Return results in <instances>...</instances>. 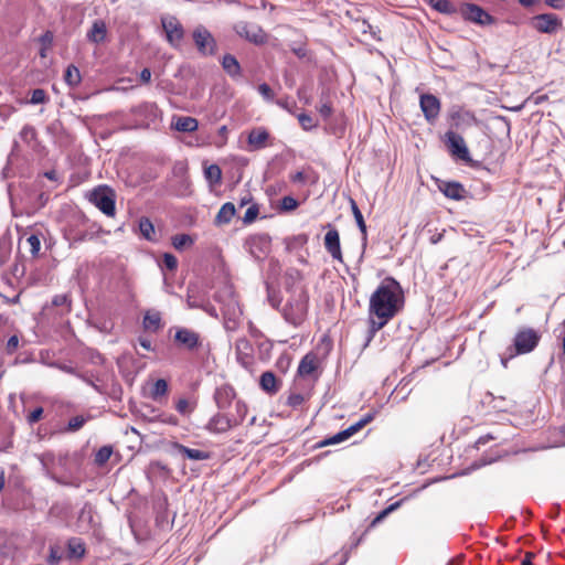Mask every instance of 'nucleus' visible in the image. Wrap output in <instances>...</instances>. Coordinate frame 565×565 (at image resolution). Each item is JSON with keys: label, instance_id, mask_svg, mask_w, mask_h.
<instances>
[{"label": "nucleus", "instance_id": "obj_1", "mask_svg": "<svg viewBox=\"0 0 565 565\" xmlns=\"http://www.w3.org/2000/svg\"><path fill=\"white\" fill-rule=\"evenodd\" d=\"M404 306V291L397 280L386 277L370 297L369 324L374 335L384 328Z\"/></svg>", "mask_w": 565, "mask_h": 565}, {"label": "nucleus", "instance_id": "obj_2", "mask_svg": "<svg viewBox=\"0 0 565 565\" xmlns=\"http://www.w3.org/2000/svg\"><path fill=\"white\" fill-rule=\"evenodd\" d=\"M541 334L533 328H521L514 335L513 343L507 348V351L500 355L503 367L516 355L532 352L539 344Z\"/></svg>", "mask_w": 565, "mask_h": 565}, {"label": "nucleus", "instance_id": "obj_3", "mask_svg": "<svg viewBox=\"0 0 565 565\" xmlns=\"http://www.w3.org/2000/svg\"><path fill=\"white\" fill-rule=\"evenodd\" d=\"M308 294L301 288H295L284 306L281 313L286 322L294 327L300 326L307 317L308 312Z\"/></svg>", "mask_w": 565, "mask_h": 565}, {"label": "nucleus", "instance_id": "obj_4", "mask_svg": "<svg viewBox=\"0 0 565 565\" xmlns=\"http://www.w3.org/2000/svg\"><path fill=\"white\" fill-rule=\"evenodd\" d=\"M215 300L223 305L222 312L227 320L226 328H234L236 318L242 313V310L232 288L225 287L223 290L217 291L215 294Z\"/></svg>", "mask_w": 565, "mask_h": 565}, {"label": "nucleus", "instance_id": "obj_5", "mask_svg": "<svg viewBox=\"0 0 565 565\" xmlns=\"http://www.w3.org/2000/svg\"><path fill=\"white\" fill-rule=\"evenodd\" d=\"M192 39L202 56H214L217 52V42L213 34L202 24L194 28Z\"/></svg>", "mask_w": 565, "mask_h": 565}, {"label": "nucleus", "instance_id": "obj_6", "mask_svg": "<svg viewBox=\"0 0 565 565\" xmlns=\"http://www.w3.org/2000/svg\"><path fill=\"white\" fill-rule=\"evenodd\" d=\"M234 31L238 36L255 45H262L267 42L268 36L266 32L256 23L238 21L234 24Z\"/></svg>", "mask_w": 565, "mask_h": 565}, {"label": "nucleus", "instance_id": "obj_7", "mask_svg": "<svg viewBox=\"0 0 565 565\" xmlns=\"http://www.w3.org/2000/svg\"><path fill=\"white\" fill-rule=\"evenodd\" d=\"M90 202L107 216H114L116 213L115 194L108 186L95 189L90 194Z\"/></svg>", "mask_w": 565, "mask_h": 565}, {"label": "nucleus", "instance_id": "obj_8", "mask_svg": "<svg viewBox=\"0 0 565 565\" xmlns=\"http://www.w3.org/2000/svg\"><path fill=\"white\" fill-rule=\"evenodd\" d=\"M173 341L179 348L190 352L196 351L202 347L200 333L185 327L175 328Z\"/></svg>", "mask_w": 565, "mask_h": 565}, {"label": "nucleus", "instance_id": "obj_9", "mask_svg": "<svg viewBox=\"0 0 565 565\" xmlns=\"http://www.w3.org/2000/svg\"><path fill=\"white\" fill-rule=\"evenodd\" d=\"M158 107L154 103L145 102L134 108H131V114L137 119L136 127L148 128L151 124L156 122L158 119Z\"/></svg>", "mask_w": 565, "mask_h": 565}, {"label": "nucleus", "instance_id": "obj_10", "mask_svg": "<svg viewBox=\"0 0 565 565\" xmlns=\"http://www.w3.org/2000/svg\"><path fill=\"white\" fill-rule=\"evenodd\" d=\"M531 26L537 32L553 34L562 28V20L554 13H542L531 19Z\"/></svg>", "mask_w": 565, "mask_h": 565}, {"label": "nucleus", "instance_id": "obj_11", "mask_svg": "<svg viewBox=\"0 0 565 565\" xmlns=\"http://www.w3.org/2000/svg\"><path fill=\"white\" fill-rule=\"evenodd\" d=\"M162 28L166 32L168 42L173 47H179L184 36V29L179 20L173 15H167L161 19Z\"/></svg>", "mask_w": 565, "mask_h": 565}, {"label": "nucleus", "instance_id": "obj_12", "mask_svg": "<svg viewBox=\"0 0 565 565\" xmlns=\"http://www.w3.org/2000/svg\"><path fill=\"white\" fill-rule=\"evenodd\" d=\"M445 138L447 148L451 156L457 157L458 159L463 161L470 160L469 150L467 148L465 139L460 135L449 130L446 132Z\"/></svg>", "mask_w": 565, "mask_h": 565}, {"label": "nucleus", "instance_id": "obj_13", "mask_svg": "<svg viewBox=\"0 0 565 565\" xmlns=\"http://www.w3.org/2000/svg\"><path fill=\"white\" fill-rule=\"evenodd\" d=\"M419 106L425 119L429 124H434L439 117L441 108L440 100L433 94H422L419 98Z\"/></svg>", "mask_w": 565, "mask_h": 565}, {"label": "nucleus", "instance_id": "obj_14", "mask_svg": "<svg viewBox=\"0 0 565 565\" xmlns=\"http://www.w3.org/2000/svg\"><path fill=\"white\" fill-rule=\"evenodd\" d=\"M237 419H230L225 417V412L220 411L210 418L205 425V429L211 434H224L230 429L237 427Z\"/></svg>", "mask_w": 565, "mask_h": 565}, {"label": "nucleus", "instance_id": "obj_15", "mask_svg": "<svg viewBox=\"0 0 565 565\" xmlns=\"http://www.w3.org/2000/svg\"><path fill=\"white\" fill-rule=\"evenodd\" d=\"M462 17L470 21L475 22L480 25H487L492 23V17L486 12L481 7L473 4V3H467L461 9Z\"/></svg>", "mask_w": 565, "mask_h": 565}, {"label": "nucleus", "instance_id": "obj_16", "mask_svg": "<svg viewBox=\"0 0 565 565\" xmlns=\"http://www.w3.org/2000/svg\"><path fill=\"white\" fill-rule=\"evenodd\" d=\"M248 246L256 259H264L270 252V237L265 234L253 236L248 241Z\"/></svg>", "mask_w": 565, "mask_h": 565}, {"label": "nucleus", "instance_id": "obj_17", "mask_svg": "<svg viewBox=\"0 0 565 565\" xmlns=\"http://www.w3.org/2000/svg\"><path fill=\"white\" fill-rule=\"evenodd\" d=\"M324 247L333 259L342 262L340 235L337 228L331 227L324 235Z\"/></svg>", "mask_w": 565, "mask_h": 565}, {"label": "nucleus", "instance_id": "obj_18", "mask_svg": "<svg viewBox=\"0 0 565 565\" xmlns=\"http://www.w3.org/2000/svg\"><path fill=\"white\" fill-rule=\"evenodd\" d=\"M236 394L231 385H222L215 390L214 401L220 411H225L230 407Z\"/></svg>", "mask_w": 565, "mask_h": 565}, {"label": "nucleus", "instance_id": "obj_19", "mask_svg": "<svg viewBox=\"0 0 565 565\" xmlns=\"http://www.w3.org/2000/svg\"><path fill=\"white\" fill-rule=\"evenodd\" d=\"M438 188L445 196L457 201L465 199L467 193L463 185L455 181H444Z\"/></svg>", "mask_w": 565, "mask_h": 565}, {"label": "nucleus", "instance_id": "obj_20", "mask_svg": "<svg viewBox=\"0 0 565 565\" xmlns=\"http://www.w3.org/2000/svg\"><path fill=\"white\" fill-rule=\"evenodd\" d=\"M171 127L181 132H193L198 130L199 121L190 116H173Z\"/></svg>", "mask_w": 565, "mask_h": 565}, {"label": "nucleus", "instance_id": "obj_21", "mask_svg": "<svg viewBox=\"0 0 565 565\" xmlns=\"http://www.w3.org/2000/svg\"><path fill=\"white\" fill-rule=\"evenodd\" d=\"M318 365H319V359H318L317 354L310 352V353H307L301 359V361L298 365L297 372L300 376H310L317 371Z\"/></svg>", "mask_w": 565, "mask_h": 565}, {"label": "nucleus", "instance_id": "obj_22", "mask_svg": "<svg viewBox=\"0 0 565 565\" xmlns=\"http://www.w3.org/2000/svg\"><path fill=\"white\" fill-rule=\"evenodd\" d=\"M269 138V134L264 128L253 129L247 138L250 150H259L266 147V142Z\"/></svg>", "mask_w": 565, "mask_h": 565}, {"label": "nucleus", "instance_id": "obj_23", "mask_svg": "<svg viewBox=\"0 0 565 565\" xmlns=\"http://www.w3.org/2000/svg\"><path fill=\"white\" fill-rule=\"evenodd\" d=\"M107 26L103 20H95L90 30L87 32L86 38L89 42L99 44L106 40Z\"/></svg>", "mask_w": 565, "mask_h": 565}, {"label": "nucleus", "instance_id": "obj_24", "mask_svg": "<svg viewBox=\"0 0 565 565\" xmlns=\"http://www.w3.org/2000/svg\"><path fill=\"white\" fill-rule=\"evenodd\" d=\"M222 67L225 73L233 79L242 76V67L237 58L232 54H225L221 61Z\"/></svg>", "mask_w": 565, "mask_h": 565}, {"label": "nucleus", "instance_id": "obj_25", "mask_svg": "<svg viewBox=\"0 0 565 565\" xmlns=\"http://www.w3.org/2000/svg\"><path fill=\"white\" fill-rule=\"evenodd\" d=\"M259 385L270 395L276 394L280 388V382L271 371H266L260 375Z\"/></svg>", "mask_w": 565, "mask_h": 565}, {"label": "nucleus", "instance_id": "obj_26", "mask_svg": "<svg viewBox=\"0 0 565 565\" xmlns=\"http://www.w3.org/2000/svg\"><path fill=\"white\" fill-rule=\"evenodd\" d=\"M78 527L82 531H89L95 526L94 511L90 504L85 503L78 515Z\"/></svg>", "mask_w": 565, "mask_h": 565}, {"label": "nucleus", "instance_id": "obj_27", "mask_svg": "<svg viewBox=\"0 0 565 565\" xmlns=\"http://www.w3.org/2000/svg\"><path fill=\"white\" fill-rule=\"evenodd\" d=\"M173 448L182 456L186 457L191 460H206L210 458V454L207 451H203L200 449L189 448L182 444L175 443Z\"/></svg>", "mask_w": 565, "mask_h": 565}, {"label": "nucleus", "instance_id": "obj_28", "mask_svg": "<svg viewBox=\"0 0 565 565\" xmlns=\"http://www.w3.org/2000/svg\"><path fill=\"white\" fill-rule=\"evenodd\" d=\"M138 231L142 238L148 242H157L156 230L150 218L142 216L138 221Z\"/></svg>", "mask_w": 565, "mask_h": 565}, {"label": "nucleus", "instance_id": "obj_29", "mask_svg": "<svg viewBox=\"0 0 565 565\" xmlns=\"http://www.w3.org/2000/svg\"><path fill=\"white\" fill-rule=\"evenodd\" d=\"M235 206L231 202L224 203L215 216V224L223 225L228 224L235 215Z\"/></svg>", "mask_w": 565, "mask_h": 565}, {"label": "nucleus", "instance_id": "obj_30", "mask_svg": "<svg viewBox=\"0 0 565 565\" xmlns=\"http://www.w3.org/2000/svg\"><path fill=\"white\" fill-rule=\"evenodd\" d=\"M143 328L153 332L161 328V315L159 311H147L143 321Z\"/></svg>", "mask_w": 565, "mask_h": 565}, {"label": "nucleus", "instance_id": "obj_31", "mask_svg": "<svg viewBox=\"0 0 565 565\" xmlns=\"http://www.w3.org/2000/svg\"><path fill=\"white\" fill-rule=\"evenodd\" d=\"M85 544L78 537H72L67 542V552L70 557L81 558L85 555Z\"/></svg>", "mask_w": 565, "mask_h": 565}, {"label": "nucleus", "instance_id": "obj_32", "mask_svg": "<svg viewBox=\"0 0 565 565\" xmlns=\"http://www.w3.org/2000/svg\"><path fill=\"white\" fill-rule=\"evenodd\" d=\"M351 210L354 215L356 225L362 233L363 245H366V241H367L366 225H365L363 215L354 200H351Z\"/></svg>", "mask_w": 565, "mask_h": 565}, {"label": "nucleus", "instance_id": "obj_33", "mask_svg": "<svg viewBox=\"0 0 565 565\" xmlns=\"http://www.w3.org/2000/svg\"><path fill=\"white\" fill-rule=\"evenodd\" d=\"M204 177L211 185L220 184L222 180V170L217 164H210L204 168Z\"/></svg>", "mask_w": 565, "mask_h": 565}, {"label": "nucleus", "instance_id": "obj_34", "mask_svg": "<svg viewBox=\"0 0 565 565\" xmlns=\"http://www.w3.org/2000/svg\"><path fill=\"white\" fill-rule=\"evenodd\" d=\"M428 4L444 14H455L457 12L456 7L449 0H428Z\"/></svg>", "mask_w": 565, "mask_h": 565}, {"label": "nucleus", "instance_id": "obj_35", "mask_svg": "<svg viewBox=\"0 0 565 565\" xmlns=\"http://www.w3.org/2000/svg\"><path fill=\"white\" fill-rule=\"evenodd\" d=\"M248 408L247 405L243 401H236L235 403V412L234 413H225V417L230 419H237V426H239L246 418Z\"/></svg>", "mask_w": 565, "mask_h": 565}, {"label": "nucleus", "instance_id": "obj_36", "mask_svg": "<svg viewBox=\"0 0 565 565\" xmlns=\"http://www.w3.org/2000/svg\"><path fill=\"white\" fill-rule=\"evenodd\" d=\"M168 393V382L163 379L157 380L151 388L150 397L153 401H159L161 397L166 396Z\"/></svg>", "mask_w": 565, "mask_h": 565}, {"label": "nucleus", "instance_id": "obj_37", "mask_svg": "<svg viewBox=\"0 0 565 565\" xmlns=\"http://www.w3.org/2000/svg\"><path fill=\"white\" fill-rule=\"evenodd\" d=\"M350 437H351V435L348 431V429L345 428V429L334 434L333 436L321 440L318 446L324 447V446H330V445H337V444L348 440Z\"/></svg>", "mask_w": 565, "mask_h": 565}, {"label": "nucleus", "instance_id": "obj_38", "mask_svg": "<svg viewBox=\"0 0 565 565\" xmlns=\"http://www.w3.org/2000/svg\"><path fill=\"white\" fill-rule=\"evenodd\" d=\"M65 82L72 86L75 87L81 83V73L79 70L74 66L70 65L67 66L65 74H64Z\"/></svg>", "mask_w": 565, "mask_h": 565}, {"label": "nucleus", "instance_id": "obj_39", "mask_svg": "<svg viewBox=\"0 0 565 565\" xmlns=\"http://www.w3.org/2000/svg\"><path fill=\"white\" fill-rule=\"evenodd\" d=\"M113 455L111 446H103L95 454L94 461L97 466H104Z\"/></svg>", "mask_w": 565, "mask_h": 565}, {"label": "nucleus", "instance_id": "obj_40", "mask_svg": "<svg viewBox=\"0 0 565 565\" xmlns=\"http://www.w3.org/2000/svg\"><path fill=\"white\" fill-rule=\"evenodd\" d=\"M195 408V404L186 398H179L175 403V409L182 416H189Z\"/></svg>", "mask_w": 565, "mask_h": 565}, {"label": "nucleus", "instance_id": "obj_41", "mask_svg": "<svg viewBox=\"0 0 565 565\" xmlns=\"http://www.w3.org/2000/svg\"><path fill=\"white\" fill-rule=\"evenodd\" d=\"M193 244V239L189 234H178L172 237V245L175 249L181 250L185 246Z\"/></svg>", "mask_w": 565, "mask_h": 565}, {"label": "nucleus", "instance_id": "obj_42", "mask_svg": "<svg viewBox=\"0 0 565 565\" xmlns=\"http://www.w3.org/2000/svg\"><path fill=\"white\" fill-rule=\"evenodd\" d=\"M88 418L89 417H86L84 415H77V416L72 417L68 420L66 430L67 431H77V430H79L85 425V423L88 420Z\"/></svg>", "mask_w": 565, "mask_h": 565}, {"label": "nucleus", "instance_id": "obj_43", "mask_svg": "<svg viewBox=\"0 0 565 565\" xmlns=\"http://www.w3.org/2000/svg\"><path fill=\"white\" fill-rule=\"evenodd\" d=\"M372 420H373V415L366 414L359 422L349 426L347 429L352 437L354 434H356L360 429H362L365 425H367Z\"/></svg>", "mask_w": 565, "mask_h": 565}, {"label": "nucleus", "instance_id": "obj_44", "mask_svg": "<svg viewBox=\"0 0 565 565\" xmlns=\"http://www.w3.org/2000/svg\"><path fill=\"white\" fill-rule=\"evenodd\" d=\"M30 104L38 105L47 102V94L42 88H35L31 92Z\"/></svg>", "mask_w": 565, "mask_h": 565}, {"label": "nucleus", "instance_id": "obj_45", "mask_svg": "<svg viewBox=\"0 0 565 565\" xmlns=\"http://www.w3.org/2000/svg\"><path fill=\"white\" fill-rule=\"evenodd\" d=\"M20 137L24 142L31 143L36 139V130L34 127L25 125L20 131Z\"/></svg>", "mask_w": 565, "mask_h": 565}, {"label": "nucleus", "instance_id": "obj_46", "mask_svg": "<svg viewBox=\"0 0 565 565\" xmlns=\"http://www.w3.org/2000/svg\"><path fill=\"white\" fill-rule=\"evenodd\" d=\"M504 401L503 397L495 398L491 393H487L483 398V403L491 405V407L497 411H503L505 408L503 405Z\"/></svg>", "mask_w": 565, "mask_h": 565}, {"label": "nucleus", "instance_id": "obj_47", "mask_svg": "<svg viewBox=\"0 0 565 565\" xmlns=\"http://www.w3.org/2000/svg\"><path fill=\"white\" fill-rule=\"evenodd\" d=\"M299 203L298 201L290 196H284L280 202V211L281 212H291L298 207Z\"/></svg>", "mask_w": 565, "mask_h": 565}, {"label": "nucleus", "instance_id": "obj_48", "mask_svg": "<svg viewBox=\"0 0 565 565\" xmlns=\"http://www.w3.org/2000/svg\"><path fill=\"white\" fill-rule=\"evenodd\" d=\"M52 305L55 307H63L65 312L71 311V300L67 295H56L52 299Z\"/></svg>", "mask_w": 565, "mask_h": 565}, {"label": "nucleus", "instance_id": "obj_49", "mask_svg": "<svg viewBox=\"0 0 565 565\" xmlns=\"http://www.w3.org/2000/svg\"><path fill=\"white\" fill-rule=\"evenodd\" d=\"M162 265L170 271H173L178 267V259L174 255L170 253H164L162 256Z\"/></svg>", "mask_w": 565, "mask_h": 565}, {"label": "nucleus", "instance_id": "obj_50", "mask_svg": "<svg viewBox=\"0 0 565 565\" xmlns=\"http://www.w3.org/2000/svg\"><path fill=\"white\" fill-rule=\"evenodd\" d=\"M26 243L30 247V253L33 255V256H36L40 252V248H41V241L39 238L38 235L35 234H32L30 235L28 238H26Z\"/></svg>", "mask_w": 565, "mask_h": 565}, {"label": "nucleus", "instance_id": "obj_51", "mask_svg": "<svg viewBox=\"0 0 565 565\" xmlns=\"http://www.w3.org/2000/svg\"><path fill=\"white\" fill-rule=\"evenodd\" d=\"M61 559H62V553L60 551V547L51 546L50 554L47 556V564L49 565H58Z\"/></svg>", "mask_w": 565, "mask_h": 565}, {"label": "nucleus", "instance_id": "obj_52", "mask_svg": "<svg viewBox=\"0 0 565 565\" xmlns=\"http://www.w3.org/2000/svg\"><path fill=\"white\" fill-rule=\"evenodd\" d=\"M306 401V397L301 393H290L287 398V404L294 408L299 407Z\"/></svg>", "mask_w": 565, "mask_h": 565}, {"label": "nucleus", "instance_id": "obj_53", "mask_svg": "<svg viewBox=\"0 0 565 565\" xmlns=\"http://www.w3.org/2000/svg\"><path fill=\"white\" fill-rule=\"evenodd\" d=\"M298 120L305 130H311L316 127V122L313 121L312 117L307 114L298 115Z\"/></svg>", "mask_w": 565, "mask_h": 565}, {"label": "nucleus", "instance_id": "obj_54", "mask_svg": "<svg viewBox=\"0 0 565 565\" xmlns=\"http://www.w3.org/2000/svg\"><path fill=\"white\" fill-rule=\"evenodd\" d=\"M276 104L290 114H294V109L297 106L296 102L288 97L278 99Z\"/></svg>", "mask_w": 565, "mask_h": 565}, {"label": "nucleus", "instance_id": "obj_55", "mask_svg": "<svg viewBox=\"0 0 565 565\" xmlns=\"http://www.w3.org/2000/svg\"><path fill=\"white\" fill-rule=\"evenodd\" d=\"M258 212L259 211H258L257 205L254 204V205L249 206L245 212V215L243 218L244 223L249 224V223L254 222L258 215Z\"/></svg>", "mask_w": 565, "mask_h": 565}, {"label": "nucleus", "instance_id": "obj_56", "mask_svg": "<svg viewBox=\"0 0 565 565\" xmlns=\"http://www.w3.org/2000/svg\"><path fill=\"white\" fill-rule=\"evenodd\" d=\"M258 93L264 97V99L270 102L274 99V93L270 86L266 83L258 85Z\"/></svg>", "mask_w": 565, "mask_h": 565}, {"label": "nucleus", "instance_id": "obj_57", "mask_svg": "<svg viewBox=\"0 0 565 565\" xmlns=\"http://www.w3.org/2000/svg\"><path fill=\"white\" fill-rule=\"evenodd\" d=\"M42 415H43V408L42 407H36L34 408L26 417L28 419V423L30 425H33L35 424L36 422H39L41 418H42Z\"/></svg>", "mask_w": 565, "mask_h": 565}, {"label": "nucleus", "instance_id": "obj_58", "mask_svg": "<svg viewBox=\"0 0 565 565\" xmlns=\"http://www.w3.org/2000/svg\"><path fill=\"white\" fill-rule=\"evenodd\" d=\"M398 503L391 504L388 508L384 509L370 524L371 527L375 526L380 523L390 512H392Z\"/></svg>", "mask_w": 565, "mask_h": 565}, {"label": "nucleus", "instance_id": "obj_59", "mask_svg": "<svg viewBox=\"0 0 565 565\" xmlns=\"http://www.w3.org/2000/svg\"><path fill=\"white\" fill-rule=\"evenodd\" d=\"M398 503L391 504L388 508L384 509L370 524L371 527L375 526L380 523L390 512H392Z\"/></svg>", "mask_w": 565, "mask_h": 565}, {"label": "nucleus", "instance_id": "obj_60", "mask_svg": "<svg viewBox=\"0 0 565 565\" xmlns=\"http://www.w3.org/2000/svg\"><path fill=\"white\" fill-rule=\"evenodd\" d=\"M398 503L391 504L388 508L384 509L370 524L371 527L375 526L380 523L390 512H392Z\"/></svg>", "mask_w": 565, "mask_h": 565}, {"label": "nucleus", "instance_id": "obj_61", "mask_svg": "<svg viewBox=\"0 0 565 565\" xmlns=\"http://www.w3.org/2000/svg\"><path fill=\"white\" fill-rule=\"evenodd\" d=\"M318 110L320 115L327 119L332 115L333 108L330 103L326 102L319 106Z\"/></svg>", "mask_w": 565, "mask_h": 565}, {"label": "nucleus", "instance_id": "obj_62", "mask_svg": "<svg viewBox=\"0 0 565 565\" xmlns=\"http://www.w3.org/2000/svg\"><path fill=\"white\" fill-rule=\"evenodd\" d=\"M18 347H19V338L17 335H11L7 342L8 352L9 353L14 352Z\"/></svg>", "mask_w": 565, "mask_h": 565}, {"label": "nucleus", "instance_id": "obj_63", "mask_svg": "<svg viewBox=\"0 0 565 565\" xmlns=\"http://www.w3.org/2000/svg\"><path fill=\"white\" fill-rule=\"evenodd\" d=\"M545 4L556 10H563L565 8L564 0H545Z\"/></svg>", "mask_w": 565, "mask_h": 565}, {"label": "nucleus", "instance_id": "obj_64", "mask_svg": "<svg viewBox=\"0 0 565 565\" xmlns=\"http://www.w3.org/2000/svg\"><path fill=\"white\" fill-rule=\"evenodd\" d=\"M290 180L294 183H305L306 182V175L302 171H298L290 175Z\"/></svg>", "mask_w": 565, "mask_h": 565}]
</instances>
